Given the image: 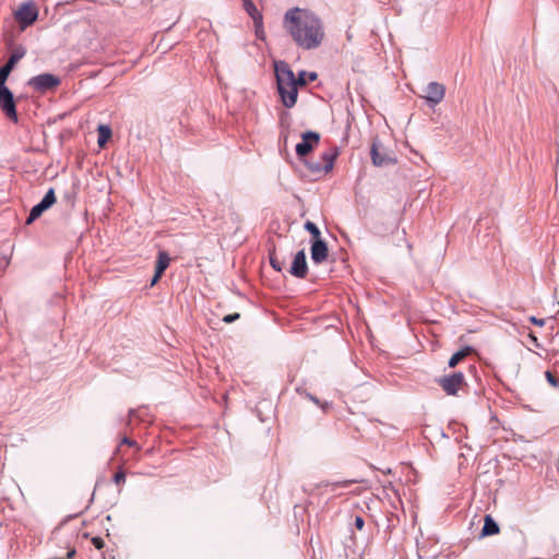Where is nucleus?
Segmentation results:
<instances>
[{"instance_id":"1","label":"nucleus","mask_w":559,"mask_h":559,"mask_svg":"<svg viewBox=\"0 0 559 559\" xmlns=\"http://www.w3.org/2000/svg\"><path fill=\"white\" fill-rule=\"evenodd\" d=\"M283 26L295 44L305 49L313 50L324 39V27L321 19L308 9L292 8L284 14Z\"/></svg>"},{"instance_id":"2","label":"nucleus","mask_w":559,"mask_h":559,"mask_svg":"<svg viewBox=\"0 0 559 559\" xmlns=\"http://www.w3.org/2000/svg\"><path fill=\"white\" fill-rule=\"evenodd\" d=\"M274 72L277 84V92L282 104L286 108H293L296 105L298 96V86L296 85V75L285 61H274Z\"/></svg>"},{"instance_id":"3","label":"nucleus","mask_w":559,"mask_h":559,"mask_svg":"<svg viewBox=\"0 0 559 559\" xmlns=\"http://www.w3.org/2000/svg\"><path fill=\"white\" fill-rule=\"evenodd\" d=\"M338 155V151L336 147L331 148L322 153L319 160H310L307 162V167L313 174H328L333 169L334 162Z\"/></svg>"},{"instance_id":"4","label":"nucleus","mask_w":559,"mask_h":559,"mask_svg":"<svg viewBox=\"0 0 559 559\" xmlns=\"http://www.w3.org/2000/svg\"><path fill=\"white\" fill-rule=\"evenodd\" d=\"M0 108L7 118L13 122H17V112L14 95L5 83H0Z\"/></svg>"},{"instance_id":"5","label":"nucleus","mask_w":559,"mask_h":559,"mask_svg":"<svg viewBox=\"0 0 559 559\" xmlns=\"http://www.w3.org/2000/svg\"><path fill=\"white\" fill-rule=\"evenodd\" d=\"M61 80L51 73H41L31 78L27 85L37 92L45 93L60 85Z\"/></svg>"},{"instance_id":"6","label":"nucleus","mask_w":559,"mask_h":559,"mask_svg":"<svg viewBox=\"0 0 559 559\" xmlns=\"http://www.w3.org/2000/svg\"><path fill=\"white\" fill-rule=\"evenodd\" d=\"M38 17V10L32 1L23 2L15 12V19L24 29L32 25Z\"/></svg>"},{"instance_id":"7","label":"nucleus","mask_w":559,"mask_h":559,"mask_svg":"<svg viewBox=\"0 0 559 559\" xmlns=\"http://www.w3.org/2000/svg\"><path fill=\"white\" fill-rule=\"evenodd\" d=\"M56 203V195L53 188H50L41 201L34 205L28 214V217L26 218V224L29 225L33 222H35L38 217L41 216V214L50 209Z\"/></svg>"},{"instance_id":"8","label":"nucleus","mask_w":559,"mask_h":559,"mask_svg":"<svg viewBox=\"0 0 559 559\" xmlns=\"http://www.w3.org/2000/svg\"><path fill=\"white\" fill-rule=\"evenodd\" d=\"M320 134L314 131H307L301 134V142L296 145V154L299 157L307 156L316 145L319 144Z\"/></svg>"},{"instance_id":"9","label":"nucleus","mask_w":559,"mask_h":559,"mask_svg":"<svg viewBox=\"0 0 559 559\" xmlns=\"http://www.w3.org/2000/svg\"><path fill=\"white\" fill-rule=\"evenodd\" d=\"M465 381L462 372H453L439 380V384L448 395H455Z\"/></svg>"},{"instance_id":"10","label":"nucleus","mask_w":559,"mask_h":559,"mask_svg":"<svg viewBox=\"0 0 559 559\" xmlns=\"http://www.w3.org/2000/svg\"><path fill=\"white\" fill-rule=\"evenodd\" d=\"M25 53L26 50L23 47H19L12 52L7 63L0 67V83L7 82L11 71L14 69L15 64L25 56Z\"/></svg>"},{"instance_id":"11","label":"nucleus","mask_w":559,"mask_h":559,"mask_svg":"<svg viewBox=\"0 0 559 559\" xmlns=\"http://www.w3.org/2000/svg\"><path fill=\"white\" fill-rule=\"evenodd\" d=\"M289 273L297 278H305L308 273V265L305 250H299L292 262Z\"/></svg>"},{"instance_id":"12","label":"nucleus","mask_w":559,"mask_h":559,"mask_svg":"<svg viewBox=\"0 0 559 559\" xmlns=\"http://www.w3.org/2000/svg\"><path fill=\"white\" fill-rule=\"evenodd\" d=\"M427 95L425 99L429 103L430 106L438 105L442 102L445 94V87L438 82H430L426 88Z\"/></svg>"},{"instance_id":"13","label":"nucleus","mask_w":559,"mask_h":559,"mask_svg":"<svg viewBox=\"0 0 559 559\" xmlns=\"http://www.w3.org/2000/svg\"><path fill=\"white\" fill-rule=\"evenodd\" d=\"M328 245L321 238L314 239L311 245V260L316 264H320L328 258Z\"/></svg>"},{"instance_id":"14","label":"nucleus","mask_w":559,"mask_h":559,"mask_svg":"<svg viewBox=\"0 0 559 559\" xmlns=\"http://www.w3.org/2000/svg\"><path fill=\"white\" fill-rule=\"evenodd\" d=\"M370 154L373 165L378 167L386 166L395 162L391 156L380 152V143L378 141L372 142Z\"/></svg>"},{"instance_id":"15","label":"nucleus","mask_w":559,"mask_h":559,"mask_svg":"<svg viewBox=\"0 0 559 559\" xmlns=\"http://www.w3.org/2000/svg\"><path fill=\"white\" fill-rule=\"evenodd\" d=\"M243 9L252 19L254 26H261L262 13L257 9L251 0H242Z\"/></svg>"},{"instance_id":"16","label":"nucleus","mask_w":559,"mask_h":559,"mask_svg":"<svg viewBox=\"0 0 559 559\" xmlns=\"http://www.w3.org/2000/svg\"><path fill=\"white\" fill-rule=\"evenodd\" d=\"M499 533V525L497 522L490 516H485V523L481 530V536H491Z\"/></svg>"},{"instance_id":"17","label":"nucleus","mask_w":559,"mask_h":559,"mask_svg":"<svg viewBox=\"0 0 559 559\" xmlns=\"http://www.w3.org/2000/svg\"><path fill=\"white\" fill-rule=\"evenodd\" d=\"M170 258L167 252L159 251L156 261L157 276H162L165 270L169 266Z\"/></svg>"},{"instance_id":"18","label":"nucleus","mask_w":559,"mask_h":559,"mask_svg":"<svg viewBox=\"0 0 559 559\" xmlns=\"http://www.w3.org/2000/svg\"><path fill=\"white\" fill-rule=\"evenodd\" d=\"M473 352L471 346H465L461 350L454 353L449 359V367L454 368L459 362H461L466 356H468Z\"/></svg>"},{"instance_id":"19","label":"nucleus","mask_w":559,"mask_h":559,"mask_svg":"<svg viewBox=\"0 0 559 559\" xmlns=\"http://www.w3.org/2000/svg\"><path fill=\"white\" fill-rule=\"evenodd\" d=\"M98 145L99 146H104L105 143L108 141V139L110 138L111 135V130L108 126H105V124H100L98 126Z\"/></svg>"},{"instance_id":"20","label":"nucleus","mask_w":559,"mask_h":559,"mask_svg":"<svg viewBox=\"0 0 559 559\" xmlns=\"http://www.w3.org/2000/svg\"><path fill=\"white\" fill-rule=\"evenodd\" d=\"M306 230H308L316 239L320 238V229L318 226L312 222H306L305 224Z\"/></svg>"},{"instance_id":"21","label":"nucleus","mask_w":559,"mask_h":559,"mask_svg":"<svg viewBox=\"0 0 559 559\" xmlns=\"http://www.w3.org/2000/svg\"><path fill=\"white\" fill-rule=\"evenodd\" d=\"M270 263L276 271H282L283 262L280 261L274 254H270Z\"/></svg>"},{"instance_id":"22","label":"nucleus","mask_w":559,"mask_h":559,"mask_svg":"<svg viewBox=\"0 0 559 559\" xmlns=\"http://www.w3.org/2000/svg\"><path fill=\"white\" fill-rule=\"evenodd\" d=\"M307 72L306 71H300L298 73V75L296 76V85L297 86H304L307 84Z\"/></svg>"},{"instance_id":"23","label":"nucleus","mask_w":559,"mask_h":559,"mask_svg":"<svg viewBox=\"0 0 559 559\" xmlns=\"http://www.w3.org/2000/svg\"><path fill=\"white\" fill-rule=\"evenodd\" d=\"M114 481L117 484V485H120V484H123L126 481V474L123 471H119L115 474L114 476Z\"/></svg>"},{"instance_id":"24","label":"nucleus","mask_w":559,"mask_h":559,"mask_svg":"<svg viewBox=\"0 0 559 559\" xmlns=\"http://www.w3.org/2000/svg\"><path fill=\"white\" fill-rule=\"evenodd\" d=\"M545 376L550 385H552L555 388L558 386V380L550 371H546Z\"/></svg>"},{"instance_id":"25","label":"nucleus","mask_w":559,"mask_h":559,"mask_svg":"<svg viewBox=\"0 0 559 559\" xmlns=\"http://www.w3.org/2000/svg\"><path fill=\"white\" fill-rule=\"evenodd\" d=\"M239 317H240V314H239V313H236V312H235V313H230V314L225 316V317L223 318V321H224L225 323H233V322H235Z\"/></svg>"},{"instance_id":"26","label":"nucleus","mask_w":559,"mask_h":559,"mask_svg":"<svg viewBox=\"0 0 559 559\" xmlns=\"http://www.w3.org/2000/svg\"><path fill=\"white\" fill-rule=\"evenodd\" d=\"M120 444H127V445H129V447H135L136 449H140V448H139V445H138V443H136V441H134V440H132V439H130V438H128V437H123V438L121 439Z\"/></svg>"},{"instance_id":"27","label":"nucleus","mask_w":559,"mask_h":559,"mask_svg":"<svg viewBox=\"0 0 559 559\" xmlns=\"http://www.w3.org/2000/svg\"><path fill=\"white\" fill-rule=\"evenodd\" d=\"M530 322L535 324V325H538V326H544L545 325V320L544 319H538L534 316L530 317Z\"/></svg>"},{"instance_id":"28","label":"nucleus","mask_w":559,"mask_h":559,"mask_svg":"<svg viewBox=\"0 0 559 559\" xmlns=\"http://www.w3.org/2000/svg\"><path fill=\"white\" fill-rule=\"evenodd\" d=\"M92 543L97 549H102L104 547V540L100 537H94Z\"/></svg>"},{"instance_id":"29","label":"nucleus","mask_w":559,"mask_h":559,"mask_svg":"<svg viewBox=\"0 0 559 559\" xmlns=\"http://www.w3.org/2000/svg\"><path fill=\"white\" fill-rule=\"evenodd\" d=\"M255 27V35L258 38H263L264 29H263V19L261 20V26H254Z\"/></svg>"},{"instance_id":"30","label":"nucleus","mask_w":559,"mask_h":559,"mask_svg":"<svg viewBox=\"0 0 559 559\" xmlns=\"http://www.w3.org/2000/svg\"><path fill=\"white\" fill-rule=\"evenodd\" d=\"M365 525V521L361 516H356L355 518V526L358 528V530H362Z\"/></svg>"},{"instance_id":"31","label":"nucleus","mask_w":559,"mask_h":559,"mask_svg":"<svg viewBox=\"0 0 559 559\" xmlns=\"http://www.w3.org/2000/svg\"><path fill=\"white\" fill-rule=\"evenodd\" d=\"M307 82L310 81V82H313L317 80L318 78V74L316 72H307Z\"/></svg>"},{"instance_id":"32","label":"nucleus","mask_w":559,"mask_h":559,"mask_svg":"<svg viewBox=\"0 0 559 559\" xmlns=\"http://www.w3.org/2000/svg\"><path fill=\"white\" fill-rule=\"evenodd\" d=\"M306 396H307L310 401H312L314 404L322 406V405L320 404V401H319L314 395H312V394H310V393H307V394H306Z\"/></svg>"},{"instance_id":"33","label":"nucleus","mask_w":559,"mask_h":559,"mask_svg":"<svg viewBox=\"0 0 559 559\" xmlns=\"http://www.w3.org/2000/svg\"><path fill=\"white\" fill-rule=\"evenodd\" d=\"M530 338L532 340L533 344L536 347H540V344L538 343V340H537V337L534 334H530Z\"/></svg>"},{"instance_id":"34","label":"nucleus","mask_w":559,"mask_h":559,"mask_svg":"<svg viewBox=\"0 0 559 559\" xmlns=\"http://www.w3.org/2000/svg\"><path fill=\"white\" fill-rule=\"evenodd\" d=\"M159 278H160V276H157V271L155 270V274L151 281V286H154L158 282Z\"/></svg>"},{"instance_id":"35","label":"nucleus","mask_w":559,"mask_h":559,"mask_svg":"<svg viewBox=\"0 0 559 559\" xmlns=\"http://www.w3.org/2000/svg\"><path fill=\"white\" fill-rule=\"evenodd\" d=\"M347 483H333L331 484L332 488L346 487Z\"/></svg>"},{"instance_id":"36","label":"nucleus","mask_w":559,"mask_h":559,"mask_svg":"<svg viewBox=\"0 0 559 559\" xmlns=\"http://www.w3.org/2000/svg\"><path fill=\"white\" fill-rule=\"evenodd\" d=\"M136 413H138L136 411H134V409H130V412H129V416H130V418L135 417Z\"/></svg>"},{"instance_id":"37","label":"nucleus","mask_w":559,"mask_h":559,"mask_svg":"<svg viewBox=\"0 0 559 559\" xmlns=\"http://www.w3.org/2000/svg\"><path fill=\"white\" fill-rule=\"evenodd\" d=\"M74 554H75V550H74V549H72V550H70V551L68 552V557L70 558V557H72Z\"/></svg>"},{"instance_id":"38","label":"nucleus","mask_w":559,"mask_h":559,"mask_svg":"<svg viewBox=\"0 0 559 559\" xmlns=\"http://www.w3.org/2000/svg\"><path fill=\"white\" fill-rule=\"evenodd\" d=\"M558 314H559V310H558Z\"/></svg>"}]
</instances>
